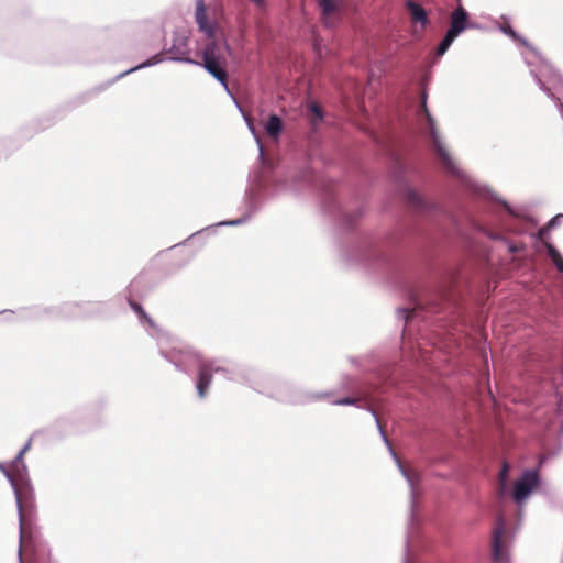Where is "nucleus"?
Returning a JSON list of instances; mask_svg holds the SVG:
<instances>
[{
  "label": "nucleus",
  "mask_w": 563,
  "mask_h": 563,
  "mask_svg": "<svg viewBox=\"0 0 563 563\" xmlns=\"http://www.w3.org/2000/svg\"><path fill=\"white\" fill-rule=\"evenodd\" d=\"M169 343L168 338L159 339V354L178 372L187 374L194 368L198 369L196 388L200 399L207 397L213 374H221L227 380L256 388V373L251 367L235 363L220 365L217 361L206 362L183 342Z\"/></svg>",
  "instance_id": "f257e3e1"
},
{
  "label": "nucleus",
  "mask_w": 563,
  "mask_h": 563,
  "mask_svg": "<svg viewBox=\"0 0 563 563\" xmlns=\"http://www.w3.org/2000/svg\"><path fill=\"white\" fill-rule=\"evenodd\" d=\"M503 20L504 23L498 25V30L529 49V55H523V58L526 64L530 67V74L539 88L553 100L558 111L563 118V78L525 37L519 35L511 27L506 16H503Z\"/></svg>",
  "instance_id": "f03ea898"
},
{
  "label": "nucleus",
  "mask_w": 563,
  "mask_h": 563,
  "mask_svg": "<svg viewBox=\"0 0 563 563\" xmlns=\"http://www.w3.org/2000/svg\"><path fill=\"white\" fill-rule=\"evenodd\" d=\"M228 52L229 45L225 42L208 41L201 51L202 60H198V64L195 65L205 68L223 87L225 92L232 96L228 84V59L225 54Z\"/></svg>",
  "instance_id": "7ed1b4c3"
},
{
  "label": "nucleus",
  "mask_w": 563,
  "mask_h": 563,
  "mask_svg": "<svg viewBox=\"0 0 563 563\" xmlns=\"http://www.w3.org/2000/svg\"><path fill=\"white\" fill-rule=\"evenodd\" d=\"M188 55L189 38L183 33L175 32L173 35V44L169 48L164 49L163 52L150 57L143 63L118 74L111 82H114L115 80H119L126 75L135 73L136 70L157 65L164 60L185 63L189 65L198 64V60L190 58Z\"/></svg>",
  "instance_id": "20e7f679"
},
{
  "label": "nucleus",
  "mask_w": 563,
  "mask_h": 563,
  "mask_svg": "<svg viewBox=\"0 0 563 563\" xmlns=\"http://www.w3.org/2000/svg\"><path fill=\"white\" fill-rule=\"evenodd\" d=\"M366 409L372 413V416L374 417L375 419V422H376V426H377V429L379 431V434L382 437V440L384 441V443L386 444L388 451L390 452L393 459L395 460L396 464H397V467L398 470L400 471L401 475L405 477V479L407 481L408 485H409V488H410V526H413V521H415V517H413V508H415V505H416V497H417V485L419 484L420 482V474L415 472V471H409L408 468H406L404 466V464L401 463L400 459L398 457V455L396 454V452L394 451L387 435H386V432L378 419V416L376 413V411L367 406Z\"/></svg>",
  "instance_id": "39448f33"
},
{
  "label": "nucleus",
  "mask_w": 563,
  "mask_h": 563,
  "mask_svg": "<svg viewBox=\"0 0 563 563\" xmlns=\"http://www.w3.org/2000/svg\"><path fill=\"white\" fill-rule=\"evenodd\" d=\"M18 514H19V521H20V548H19V562L23 563L22 559V539H23V523L26 516H30L33 514L34 507H35V497H34V488L31 483V481H24L22 484H12L11 485Z\"/></svg>",
  "instance_id": "423d86ee"
},
{
  "label": "nucleus",
  "mask_w": 563,
  "mask_h": 563,
  "mask_svg": "<svg viewBox=\"0 0 563 563\" xmlns=\"http://www.w3.org/2000/svg\"><path fill=\"white\" fill-rule=\"evenodd\" d=\"M421 111L423 112V114L426 115V119L428 121L429 137L431 140L432 147H433L435 154L438 155L439 159L441 161L443 167L446 169L448 173H450L456 177H460L461 173H460L459 168L455 166V164L453 163L452 158L450 157L449 153L444 148L443 144L441 143L440 136L435 129L434 120L428 111L427 93L426 92L422 93Z\"/></svg>",
  "instance_id": "0eeeda50"
},
{
  "label": "nucleus",
  "mask_w": 563,
  "mask_h": 563,
  "mask_svg": "<svg viewBox=\"0 0 563 563\" xmlns=\"http://www.w3.org/2000/svg\"><path fill=\"white\" fill-rule=\"evenodd\" d=\"M540 482V475L537 470H526L514 484V501L521 506L529 498L532 490L539 486Z\"/></svg>",
  "instance_id": "6e6552de"
},
{
  "label": "nucleus",
  "mask_w": 563,
  "mask_h": 563,
  "mask_svg": "<svg viewBox=\"0 0 563 563\" xmlns=\"http://www.w3.org/2000/svg\"><path fill=\"white\" fill-rule=\"evenodd\" d=\"M313 181V175L311 169L306 168L301 172H299L292 181V185L290 187L286 188L285 184L278 183L275 185V187L272 189L267 188L265 185H262L261 183L257 185V189L264 192H267V195H277L284 190L291 191L294 194H299L302 189L311 186Z\"/></svg>",
  "instance_id": "1a4fd4ad"
},
{
  "label": "nucleus",
  "mask_w": 563,
  "mask_h": 563,
  "mask_svg": "<svg viewBox=\"0 0 563 563\" xmlns=\"http://www.w3.org/2000/svg\"><path fill=\"white\" fill-rule=\"evenodd\" d=\"M273 397L277 398L279 401L295 404V405H302V404H309L319 399H325L332 396L331 391H322V393H306L303 390L295 389L291 391H284L278 390L275 394L272 395Z\"/></svg>",
  "instance_id": "9d476101"
},
{
  "label": "nucleus",
  "mask_w": 563,
  "mask_h": 563,
  "mask_svg": "<svg viewBox=\"0 0 563 563\" xmlns=\"http://www.w3.org/2000/svg\"><path fill=\"white\" fill-rule=\"evenodd\" d=\"M506 534V520L504 516L499 515L496 518V525L493 530V560L496 563H504L507 561V555L504 551V538Z\"/></svg>",
  "instance_id": "9b49d317"
},
{
  "label": "nucleus",
  "mask_w": 563,
  "mask_h": 563,
  "mask_svg": "<svg viewBox=\"0 0 563 563\" xmlns=\"http://www.w3.org/2000/svg\"><path fill=\"white\" fill-rule=\"evenodd\" d=\"M131 309L137 314L139 320L141 323H147L150 325V329L147 330L148 334L153 336L156 342L157 346L159 347V339L162 338H168L169 344H174V342H180L178 339L172 338L168 333L163 332L161 329H158L154 321L148 317V314L144 311L142 306L135 301H129Z\"/></svg>",
  "instance_id": "f8f14e48"
},
{
  "label": "nucleus",
  "mask_w": 563,
  "mask_h": 563,
  "mask_svg": "<svg viewBox=\"0 0 563 563\" xmlns=\"http://www.w3.org/2000/svg\"><path fill=\"white\" fill-rule=\"evenodd\" d=\"M472 27H476V25L468 22V13L463 7L460 5L452 11L450 15V26L446 31L448 33L457 37L465 30Z\"/></svg>",
  "instance_id": "ddd939ff"
},
{
  "label": "nucleus",
  "mask_w": 563,
  "mask_h": 563,
  "mask_svg": "<svg viewBox=\"0 0 563 563\" xmlns=\"http://www.w3.org/2000/svg\"><path fill=\"white\" fill-rule=\"evenodd\" d=\"M195 18H196V23L199 26V30L206 34V36L208 37V41L217 40L214 37V34H216L214 25H213V23L208 21L206 7H205V3L202 0L196 1Z\"/></svg>",
  "instance_id": "4468645a"
},
{
  "label": "nucleus",
  "mask_w": 563,
  "mask_h": 563,
  "mask_svg": "<svg viewBox=\"0 0 563 563\" xmlns=\"http://www.w3.org/2000/svg\"><path fill=\"white\" fill-rule=\"evenodd\" d=\"M405 198L411 207L422 212H429L439 209V206L435 202L428 200L413 189H407L405 192Z\"/></svg>",
  "instance_id": "2eb2a0df"
},
{
  "label": "nucleus",
  "mask_w": 563,
  "mask_h": 563,
  "mask_svg": "<svg viewBox=\"0 0 563 563\" xmlns=\"http://www.w3.org/2000/svg\"><path fill=\"white\" fill-rule=\"evenodd\" d=\"M405 7L409 12L412 23L420 24L422 29L429 25L428 13L421 4L415 0H405Z\"/></svg>",
  "instance_id": "dca6fc26"
},
{
  "label": "nucleus",
  "mask_w": 563,
  "mask_h": 563,
  "mask_svg": "<svg viewBox=\"0 0 563 563\" xmlns=\"http://www.w3.org/2000/svg\"><path fill=\"white\" fill-rule=\"evenodd\" d=\"M24 481H31L27 473V466L24 462L16 463V465H12V471H10L9 483L12 484H22Z\"/></svg>",
  "instance_id": "f3484780"
},
{
  "label": "nucleus",
  "mask_w": 563,
  "mask_h": 563,
  "mask_svg": "<svg viewBox=\"0 0 563 563\" xmlns=\"http://www.w3.org/2000/svg\"><path fill=\"white\" fill-rule=\"evenodd\" d=\"M265 131L271 137L277 139L283 131L282 119L277 114H271L265 125Z\"/></svg>",
  "instance_id": "a211bd4d"
},
{
  "label": "nucleus",
  "mask_w": 563,
  "mask_h": 563,
  "mask_svg": "<svg viewBox=\"0 0 563 563\" xmlns=\"http://www.w3.org/2000/svg\"><path fill=\"white\" fill-rule=\"evenodd\" d=\"M250 218V216L247 217H243V218H239V219H235V220H230V221H221L214 225H210V227H207L196 233H194L190 239H194L196 235H199L201 233H214L216 232V228L217 227H222V225H240L242 223H244L247 219Z\"/></svg>",
  "instance_id": "6ab92c4d"
},
{
  "label": "nucleus",
  "mask_w": 563,
  "mask_h": 563,
  "mask_svg": "<svg viewBox=\"0 0 563 563\" xmlns=\"http://www.w3.org/2000/svg\"><path fill=\"white\" fill-rule=\"evenodd\" d=\"M547 254L552 261V263L555 265L556 269L563 274V257L561 253L556 250V247L551 243L544 244Z\"/></svg>",
  "instance_id": "aec40b11"
},
{
  "label": "nucleus",
  "mask_w": 563,
  "mask_h": 563,
  "mask_svg": "<svg viewBox=\"0 0 563 563\" xmlns=\"http://www.w3.org/2000/svg\"><path fill=\"white\" fill-rule=\"evenodd\" d=\"M324 18H330L339 11L336 0H317Z\"/></svg>",
  "instance_id": "412c9836"
},
{
  "label": "nucleus",
  "mask_w": 563,
  "mask_h": 563,
  "mask_svg": "<svg viewBox=\"0 0 563 563\" xmlns=\"http://www.w3.org/2000/svg\"><path fill=\"white\" fill-rule=\"evenodd\" d=\"M420 310H422V305L417 303L415 306V308H412V309H409V308L398 309L397 314L400 319H402L405 321V323H408L411 319L416 318L419 314Z\"/></svg>",
  "instance_id": "4be33fe9"
},
{
  "label": "nucleus",
  "mask_w": 563,
  "mask_h": 563,
  "mask_svg": "<svg viewBox=\"0 0 563 563\" xmlns=\"http://www.w3.org/2000/svg\"><path fill=\"white\" fill-rule=\"evenodd\" d=\"M65 308L69 309V311L65 312L66 316L71 318H81L89 314V310L84 309V305L68 303L65 306Z\"/></svg>",
  "instance_id": "5701e85b"
},
{
  "label": "nucleus",
  "mask_w": 563,
  "mask_h": 563,
  "mask_svg": "<svg viewBox=\"0 0 563 563\" xmlns=\"http://www.w3.org/2000/svg\"><path fill=\"white\" fill-rule=\"evenodd\" d=\"M455 36L450 33H445L442 41L439 43L437 48V56H443L455 41Z\"/></svg>",
  "instance_id": "b1692460"
},
{
  "label": "nucleus",
  "mask_w": 563,
  "mask_h": 563,
  "mask_svg": "<svg viewBox=\"0 0 563 563\" xmlns=\"http://www.w3.org/2000/svg\"><path fill=\"white\" fill-rule=\"evenodd\" d=\"M358 402H360L358 398L343 397V398L333 400L332 405H335V406H356V407H360Z\"/></svg>",
  "instance_id": "393cba45"
},
{
  "label": "nucleus",
  "mask_w": 563,
  "mask_h": 563,
  "mask_svg": "<svg viewBox=\"0 0 563 563\" xmlns=\"http://www.w3.org/2000/svg\"><path fill=\"white\" fill-rule=\"evenodd\" d=\"M563 220V214H558L555 217H553L547 224L545 228H542L539 230V235L540 238L543 236V234L548 231V230H551V229H554L561 221Z\"/></svg>",
  "instance_id": "a878e982"
},
{
  "label": "nucleus",
  "mask_w": 563,
  "mask_h": 563,
  "mask_svg": "<svg viewBox=\"0 0 563 563\" xmlns=\"http://www.w3.org/2000/svg\"><path fill=\"white\" fill-rule=\"evenodd\" d=\"M309 110L316 117V120L312 122L313 124H316L317 121H321L323 119V111L318 104L311 103Z\"/></svg>",
  "instance_id": "bb28decb"
},
{
  "label": "nucleus",
  "mask_w": 563,
  "mask_h": 563,
  "mask_svg": "<svg viewBox=\"0 0 563 563\" xmlns=\"http://www.w3.org/2000/svg\"><path fill=\"white\" fill-rule=\"evenodd\" d=\"M402 563H413V558L410 553L409 538L406 541V551H405V558L402 560Z\"/></svg>",
  "instance_id": "cd10ccee"
},
{
  "label": "nucleus",
  "mask_w": 563,
  "mask_h": 563,
  "mask_svg": "<svg viewBox=\"0 0 563 563\" xmlns=\"http://www.w3.org/2000/svg\"><path fill=\"white\" fill-rule=\"evenodd\" d=\"M247 124H249V128H250L251 132H252V133H253V135L255 136V141H256V143H257V145H258V150H260V157L262 158V157H263V155H264V151H263L262 142H261L260 137L256 135V133H255V130H254L253 125H252L250 122H249Z\"/></svg>",
  "instance_id": "c85d7f7f"
},
{
  "label": "nucleus",
  "mask_w": 563,
  "mask_h": 563,
  "mask_svg": "<svg viewBox=\"0 0 563 563\" xmlns=\"http://www.w3.org/2000/svg\"><path fill=\"white\" fill-rule=\"evenodd\" d=\"M31 442H32V440L30 439V440H29V441L23 445V448L20 450L21 454H25V453L30 450V448H31Z\"/></svg>",
  "instance_id": "c756f323"
},
{
  "label": "nucleus",
  "mask_w": 563,
  "mask_h": 563,
  "mask_svg": "<svg viewBox=\"0 0 563 563\" xmlns=\"http://www.w3.org/2000/svg\"><path fill=\"white\" fill-rule=\"evenodd\" d=\"M0 471L3 473V475L7 477V479L9 481V477H10V471L2 464L0 463Z\"/></svg>",
  "instance_id": "7c9ffc66"
},
{
  "label": "nucleus",
  "mask_w": 563,
  "mask_h": 563,
  "mask_svg": "<svg viewBox=\"0 0 563 563\" xmlns=\"http://www.w3.org/2000/svg\"><path fill=\"white\" fill-rule=\"evenodd\" d=\"M23 455H24V454H21V452L19 451V453H18V455L15 456V459H14V461H13L12 465H16V463L24 462V461H23Z\"/></svg>",
  "instance_id": "2f4dec72"
},
{
  "label": "nucleus",
  "mask_w": 563,
  "mask_h": 563,
  "mask_svg": "<svg viewBox=\"0 0 563 563\" xmlns=\"http://www.w3.org/2000/svg\"><path fill=\"white\" fill-rule=\"evenodd\" d=\"M253 1L258 7H263L264 5V0H253Z\"/></svg>",
  "instance_id": "473e14b6"
},
{
  "label": "nucleus",
  "mask_w": 563,
  "mask_h": 563,
  "mask_svg": "<svg viewBox=\"0 0 563 563\" xmlns=\"http://www.w3.org/2000/svg\"><path fill=\"white\" fill-rule=\"evenodd\" d=\"M506 473H507V465L504 464V467L501 470V476L506 475Z\"/></svg>",
  "instance_id": "72a5a7b5"
},
{
  "label": "nucleus",
  "mask_w": 563,
  "mask_h": 563,
  "mask_svg": "<svg viewBox=\"0 0 563 563\" xmlns=\"http://www.w3.org/2000/svg\"><path fill=\"white\" fill-rule=\"evenodd\" d=\"M503 205H504V207H505L509 212H511L510 207H509V205H508L507 202H503Z\"/></svg>",
  "instance_id": "f704fd0d"
},
{
  "label": "nucleus",
  "mask_w": 563,
  "mask_h": 563,
  "mask_svg": "<svg viewBox=\"0 0 563 563\" xmlns=\"http://www.w3.org/2000/svg\"><path fill=\"white\" fill-rule=\"evenodd\" d=\"M346 222L350 224V223H352V222H353V220H351V219L346 218Z\"/></svg>",
  "instance_id": "c9c22d12"
}]
</instances>
